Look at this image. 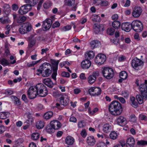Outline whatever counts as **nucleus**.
<instances>
[{"label": "nucleus", "mask_w": 147, "mask_h": 147, "mask_svg": "<svg viewBox=\"0 0 147 147\" xmlns=\"http://www.w3.org/2000/svg\"><path fill=\"white\" fill-rule=\"evenodd\" d=\"M109 109L110 113L115 116L120 115L123 111L121 104L116 100H114L111 103Z\"/></svg>", "instance_id": "obj_1"}, {"label": "nucleus", "mask_w": 147, "mask_h": 147, "mask_svg": "<svg viewBox=\"0 0 147 147\" xmlns=\"http://www.w3.org/2000/svg\"><path fill=\"white\" fill-rule=\"evenodd\" d=\"M145 84H141L140 86V91L142 96L138 94L136 96V98L139 104H141L143 103V99L146 100L147 98V80L145 81Z\"/></svg>", "instance_id": "obj_2"}, {"label": "nucleus", "mask_w": 147, "mask_h": 147, "mask_svg": "<svg viewBox=\"0 0 147 147\" xmlns=\"http://www.w3.org/2000/svg\"><path fill=\"white\" fill-rule=\"evenodd\" d=\"M36 89L39 92L38 96L45 97L48 94V91L46 87L42 84H38L36 85Z\"/></svg>", "instance_id": "obj_3"}, {"label": "nucleus", "mask_w": 147, "mask_h": 147, "mask_svg": "<svg viewBox=\"0 0 147 147\" xmlns=\"http://www.w3.org/2000/svg\"><path fill=\"white\" fill-rule=\"evenodd\" d=\"M102 73L104 77L107 79H111L114 75L113 70L108 67H105L103 68Z\"/></svg>", "instance_id": "obj_4"}, {"label": "nucleus", "mask_w": 147, "mask_h": 147, "mask_svg": "<svg viewBox=\"0 0 147 147\" xmlns=\"http://www.w3.org/2000/svg\"><path fill=\"white\" fill-rule=\"evenodd\" d=\"M132 28L135 32H140L143 29V25L140 21H133L131 23Z\"/></svg>", "instance_id": "obj_5"}, {"label": "nucleus", "mask_w": 147, "mask_h": 147, "mask_svg": "<svg viewBox=\"0 0 147 147\" xmlns=\"http://www.w3.org/2000/svg\"><path fill=\"white\" fill-rule=\"evenodd\" d=\"M27 95L30 99H34L38 95V91L36 89V85L29 88L27 91Z\"/></svg>", "instance_id": "obj_6"}, {"label": "nucleus", "mask_w": 147, "mask_h": 147, "mask_svg": "<svg viewBox=\"0 0 147 147\" xmlns=\"http://www.w3.org/2000/svg\"><path fill=\"white\" fill-rule=\"evenodd\" d=\"M106 59V56L100 53L98 54L95 59V62L98 65L103 64L105 62Z\"/></svg>", "instance_id": "obj_7"}, {"label": "nucleus", "mask_w": 147, "mask_h": 147, "mask_svg": "<svg viewBox=\"0 0 147 147\" xmlns=\"http://www.w3.org/2000/svg\"><path fill=\"white\" fill-rule=\"evenodd\" d=\"M101 92V89L98 87H92L88 90L89 94L92 96H98L100 94Z\"/></svg>", "instance_id": "obj_8"}, {"label": "nucleus", "mask_w": 147, "mask_h": 147, "mask_svg": "<svg viewBox=\"0 0 147 147\" xmlns=\"http://www.w3.org/2000/svg\"><path fill=\"white\" fill-rule=\"evenodd\" d=\"M143 62L141 60L137 58H135L132 60L131 62L132 67L136 70H138V67L143 64Z\"/></svg>", "instance_id": "obj_9"}, {"label": "nucleus", "mask_w": 147, "mask_h": 147, "mask_svg": "<svg viewBox=\"0 0 147 147\" xmlns=\"http://www.w3.org/2000/svg\"><path fill=\"white\" fill-rule=\"evenodd\" d=\"M32 9L31 6H29L27 4L22 6L20 8L18 12L22 15L26 14L28 11H30Z\"/></svg>", "instance_id": "obj_10"}, {"label": "nucleus", "mask_w": 147, "mask_h": 147, "mask_svg": "<svg viewBox=\"0 0 147 147\" xmlns=\"http://www.w3.org/2000/svg\"><path fill=\"white\" fill-rule=\"evenodd\" d=\"M52 23L53 21L51 19L47 18L43 22L42 26L45 29V30H48L51 28Z\"/></svg>", "instance_id": "obj_11"}, {"label": "nucleus", "mask_w": 147, "mask_h": 147, "mask_svg": "<svg viewBox=\"0 0 147 147\" xmlns=\"http://www.w3.org/2000/svg\"><path fill=\"white\" fill-rule=\"evenodd\" d=\"M104 30V27L102 24H95L94 25V32L96 34L99 33L101 31H103Z\"/></svg>", "instance_id": "obj_12"}, {"label": "nucleus", "mask_w": 147, "mask_h": 147, "mask_svg": "<svg viewBox=\"0 0 147 147\" xmlns=\"http://www.w3.org/2000/svg\"><path fill=\"white\" fill-rule=\"evenodd\" d=\"M142 10L140 7H135L132 12V15L135 18L139 17L141 14Z\"/></svg>", "instance_id": "obj_13"}, {"label": "nucleus", "mask_w": 147, "mask_h": 147, "mask_svg": "<svg viewBox=\"0 0 147 147\" xmlns=\"http://www.w3.org/2000/svg\"><path fill=\"white\" fill-rule=\"evenodd\" d=\"M121 28L122 30L126 32H128L132 28L131 24L129 23H122L121 26Z\"/></svg>", "instance_id": "obj_14"}, {"label": "nucleus", "mask_w": 147, "mask_h": 147, "mask_svg": "<svg viewBox=\"0 0 147 147\" xmlns=\"http://www.w3.org/2000/svg\"><path fill=\"white\" fill-rule=\"evenodd\" d=\"M91 65V62L88 60V58H87V59L83 61L81 63V66L83 69H88L89 68Z\"/></svg>", "instance_id": "obj_15"}, {"label": "nucleus", "mask_w": 147, "mask_h": 147, "mask_svg": "<svg viewBox=\"0 0 147 147\" xmlns=\"http://www.w3.org/2000/svg\"><path fill=\"white\" fill-rule=\"evenodd\" d=\"M50 125H52L55 129H58L61 126V123L58 121L54 120L51 121Z\"/></svg>", "instance_id": "obj_16"}, {"label": "nucleus", "mask_w": 147, "mask_h": 147, "mask_svg": "<svg viewBox=\"0 0 147 147\" xmlns=\"http://www.w3.org/2000/svg\"><path fill=\"white\" fill-rule=\"evenodd\" d=\"M49 64L47 63H43L40 67L39 69H37V71L39 72L40 74L43 73V71H45L47 69H48V66Z\"/></svg>", "instance_id": "obj_17"}, {"label": "nucleus", "mask_w": 147, "mask_h": 147, "mask_svg": "<svg viewBox=\"0 0 147 147\" xmlns=\"http://www.w3.org/2000/svg\"><path fill=\"white\" fill-rule=\"evenodd\" d=\"M117 122L118 124L122 126L125 125L126 124V119L122 116H120L117 118Z\"/></svg>", "instance_id": "obj_18"}, {"label": "nucleus", "mask_w": 147, "mask_h": 147, "mask_svg": "<svg viewBox=\"0 0 147 147\" xmlns=\"http://www.w3.org/2000/svg\"><path fill=\"white\" fill-rule=\"evenodd\" d=\"M43 82L50 88H52L53 86L55 85L53 83L51 79L49 78H47L44 79L43 81Z\"/></svg>", "instance_id": "obj_19"}, {"label": "nucleus", "mask_w": 147, "mask_h": 147, "mask_svg": "<svg viewBox=\"0 0 147 147\" xmlns=\"http://www.w3.org/2000/svg\"><path fill=\"white\" fill-rule=\"evenodd\" d=\"M96 142L94 136H89L88 137L87 139V142L89 146H94Z\"/></svg>", "instance_id": "obj_20"}, {"label": "nucleus", "mask_w": 147, "mask_h": 147, "mask_svg": "<svg viewBox=\"0 0 147 147\" xmlns=\"http://www.w3.org/2000/svg\"><path fill=\"white\" fill-rule=\"evenodd\" d=\"M59 100L61 105L63 106L67 105L69 102V100L68 98H64L62 96L59 98Z\"/></svg>", "instance_id": "obj_21"}, {"label": "nucleus", "mask_w": 147, "mask_h": 147, "mask_svg": "<svg viewBox=\"0 0 147 147\" xmlns=\"http://www.w3.org/2000/svg\"><path fill=\"white\" fill-rule=\"evenodd\" d=\"M90 47L92 49H94L95 47H98L101 44L100 41L97 40H92L90 42Z\"/></svg>", "instance_id": "obj_22"}, {"label": "nucleus", "mask_w": 147, "mask_h": 147, "mask_svg": "<svg viewBox=\"0 0 147 147\" xmlns=\"http://www.w3.org/2000/svg\"><path fill=\"white\" fill-rule=\"evenodd\" d=\"M51 62L52 65L53 69L57 70L59 61V60L55 61L54 59H51Z\"/></svg>", "instance_id": "obj_23"}, {"label": "nucleus", "mask_w": 147, "mask_h": 147, "mask_svg": "<svg viewBox=\"0 0 147 147\" xmlns=\"http://www.w3.org/2000/svg\"><path fill=\"white\" fill-rule=\"evenodd\" d=\"M126 143L130 147H133L135 143L134 138H128L127 140Z\"/></svg>", "instance_id": "obj_24"}, {"label": "nucleus", "mask_w": 147, "mask_h": 147, "mask_svg": "<svg viewBox=\"0 0 147 147\" xmlns=\"http://www.w3.org/2000/svg\"><path fill=\"white\" fill-rule=\"evenodd\" d=\"M64 5L69 7H72L75 4V0H65Z\"/></svg>", "instance_id": "obj_25"}, {"label": "nucleus", "mask_w": 147, "mask_h": 147, "mask_svg": "<svg viewBox=\"0 0 147 147\" xmlns=\"http://www.w3.org/2000/svg\"><path fill=\"white\" fill-rule=\"evenodd\" d=\"M66 143L69 145H72L74 142V138L71 136H67L65 139Z\"/></svg>", "instance_id": "obj_26"}, {"label": "nucleus", "mask_w": 147, "mask_h": 147, "mask_svg": "<svg viewBox=\"0 0 147 147\" xmlns=\"http://www.w3.org/2000/svg\"><path fill=\"white\" fill-rule=\"evenodd\" d=\"M11 97L13 99L14 103L16 105L18 106L21 105V102L20 101V100L17 97L15 96H12Z\"/></svg>", "instance_id": "obj_27"}, {"label": "nucleus", "mask_w": 147, "mask_h": 147, "mask_svg": "<svg viewBox=\"0 0 147 147\" xmlns=\"http://www.w3.org/2000/svg\"><path fill=\"white\" fill-rule=\"evenodd\" d=\"M9 113L8 112H3L0 113V118L2 119H5L9 116Z\"/></svg>", "instance_id": "obj_28"}, {"label": "nucleus", "mask_w": 147, "mask_h": 147, "mask_svg": "<svg viewBox=\"0 0 147 147\" xmlns=\"http://www.w3.org/2000/svg\"><path fill=\"white\" fill-rule=\"evenodd\" d=\"M25 2L29 6L32 7V6H34L36 5L37 3L36 1L34 0H25Z\"/></svg>", "instance_id": "obj_29"}, {"label": "nucleus", "mask_w": 147, "mask_h": 147, "mask_svg": "<svg viewBox=\"0 0 147 147\" xmlns=\"http://www.w3.org/2000/svg\"><path fill=\"white\" fill-rule=\"evenodd\" d=\"M120 22L117 21H114L112 22V26L115 29H118L120 26Z\"/></svg>", "instance_id": "obj_30"}, {"label": "nucleus", "mask_w": 147, "mask_h": 147, "mask_svg": "<svg viewBox=\"0 0 147 147\" xmlns=\"http://www.w3.org/2000/svg\"><path fill=\"white\" fill-rule=\"evenodd\" d=\"M52 72V69L50 70L49 69H47L46 70L43 72L42 73V76L43 77H48L50 75Z\"/></svg>", "instance_id": "obj_31"}, {"label": "nucleus", "mask_w": 147, "mask_h": 147, "mask_svg": "<svg viewBox=\"0 0 147 147\" xmlns=\"http://www.w3.org/2000/svg\"><path fill=\"white\" fill-rule=\"evenodd\" d=\"M53 114V113L51 111L47 112L44 115V118L46 119H49L52 116Z\"/></svg>", "instance_id": "obj_32"}, {"label": "nucleus", "mask_w": 147, "mask_h": 147, "mask_svg": "<svg viewBox=\"0 0 147 147\" xmlns=\"http://www.w3.org/2000/svg\"><path fill=\"white\" fill-rule=\"evenodd\" d=\"M88 82L90 84H92L96 81V79L95 77L92 75H90L88 78Z\"/></svg>", "instance_id": "obj_33"}, {"label": "nucleus", "mask_w": 147, "mask_h": 147, "mask_svg": "<svg viewBox=\"0 0 147 147\" xmlns=\"http://www.w3.org/2000/svg\"><path fill=\"white\" fill-rule=\"evenodd\" d=\"M39 136L40 135L38 133H33L31 135V138L33 140H36L39 138Z\"/></svg>", "instance_id": "obj_34"}, {"label": "nucleus", "mask_w": 147, "mask_h": 147, "mask_svg": "<svg viewBox=\"0 0 147 147\" xmlns=\"http://www.w3.org/2000/svg\"><path fill=\"white\" fill-rule=\"evenodd\" d=\"M36 126L37 128L39 129L43 128L44 126V123L42 121H40L37 122L36 124Z\"/></svg>", "instance_id": "obj_35"}, {"label": "nucleus", "mask_w": 147, "mask_h": 147, "mask_svg": "<svg viewBox=\"0 0 147 147\" xmlns=\"http://www.w3.org/2000/svg\"><path fill=\"white\" fill-rule=\"evenodd\" d=\"M127 77V75L125 71H121L120 74V77L123 80H125L126 79Z\"/></svg>", "instance_id": "obj_36"}, {"label": "nucleus", "mask_w": 147, "mask_h": 147, "mask_svg": "<svg viewBox=\"0 0 147 147\" xmlns=\"http://www.w3.org/2000/svg\"><path fill=\"white\" fill-rule=\"evenodd\" d=\"M46 129L47 131L49 133L53 132L55 130L53 127H52V125H48Z\"/></svg>", "instance_id": "obj_37"}, {"label": "nucleus", "mask_w": 147, "mask_h": 147, "mask_svg": "<svg viewBox=\"0 0 147 147\" xmlns=\"http://www.w3.org/2000/svg\"><path fill=\"white\" fill-rule=\"evenodd\" d=\"M91 18L92 20L94 22H99L100 20V17L98 16V15L95 14L92 15L91 17Z\"/></svg>", "instance_id": "obj_38"}, {"label": "nucleus", "mask_w": 147, "mask_h": 147, "mask_svg": "<svg viewBox=\"0 0 147 147\" xmlns=\"http://www.w3.org/2000/svg\"><path fill=\"white\" fill-rule=\"evenodd\" d=\"M94 53L92 51H90L89 52H88L86 55V56H88V58L89 59H91L93 58L94 56Z\"/></svg>", "instance_id": "obj_39"}, {"label": "nucleus", "mask_w": 147, "mask_h": 147, "mask_svg": "<svg viewBox=\"0 0 147 147\" xmlns=\"http://www.w3.org/2000/svg\"><path fill=\"white\" fill-rule=\"evenodd\" d=\"M110 138L113 140L116 139L118 137V136L117 133L114 131H112L109 135Z\"/></svg>", "instance_id": "obj_40"}, {"label": "nucleus", "mask_w": 147, "mask_h": 147, "mask_svg": "<svg viewBox=\"0 0 147 147\" xmlns=\"http://www.w3.org/2000/svg\"><path fill=\"white\" fill-rule=\"evenodd\" d=\"M110 128L111 126L108 124H105L103 127V131L104 132L107 133L109 131Z\"/></svg>", "instance_id": "obj_41"}, {"label": "nucleus", "mask_w": 147, "mask_h": 147, "mask_svg": "<svg viewBox=\"0 0 147 147\" xmlns=\"http://www.w3.org/2000/svg\"><path fill=\"white\" fill-rule=\"evenodd\" d=\"M52 3L50 1H48L44 3L43 7L45 9L49 8L52 5Z\"/></svg>", "instance_id": "obj_42"}, {"label": "nucleus", "mask_w": 147, "mask_h": 147, "mask_svg": "<svg viewBox=\"0 0 147 147\" xmlns=\"http://www.w3.org/2000/svg\"><path fill=\"white\" fill-rule=\"evenodd\" d=\"M25 26H24V24H23L22 27L19 29V31L20 32L21 34H24L27 33L26 31Z\"/></svg>", "instance_id": "obj_43"}, {"label": "nucleus", "mask_w": 147, "mask_h": 147, "mask_svg": "<svg viewBox=\"0 0 147 147\" xmlns=\"http://www.w3.org/2000/svg\"><path fill=\"white\" fill-rule=\"evenodd\" d=\"M25 26L27 32L31 30L32 29L31 25L29 23H24V26Z\"/></svg>", "instance_id": "obj_44"}, {"label": "nucleus", "mask_w": 147, "mask_h": 147, "mask_svg": "<svg viewBox=\"0 0 147 147\" xmlns=\"http://www.w3.org/2000/svg\"><path fill=\"white\" fill-rule=\"evenodd\" d=\"M0 62L1 64L4 66L10 64L8 61L5 59H2L0 61Z\"/></svg>", "instance_id": "obj_45"}, {"label": "nucleus", "mask_w": 147, "mask_h": 147, "mask_svg": "<svg viewBox=\"0 0 147 147\" xmlns=\"http://www.w3.org/2000/svg\"><path fill=\"white\" fill-rule=\"evenodd\" d=\"M115 31V29L113 28H109L107 30V33L110 35H112L114 34Z\"/></svg>", "instance_id": "obj_46"}, {"label": "nucleus", "mask_w": 147, "mask_h": 147, "mask_svg": "<svg viewBox=\"0 0 147 147\" xmlns=\"http://www.w3.org/2000/svg\"><path fill=\"white\" fill-rule=\"evenodd\" d=\"M96 147H107V146L104 143L98 142L96 144Z\"/></svg>", "instance_id": "obj_47"}, {"label": "nucleus", "mask_w": 147, "mask_h": 147, "mask_svg": "<svg viewBox=\"0 0 147 147\" xmlns=\"http://www.w3.org/2000/svg\"><path fill=\"white\" fill-rule=\"evenodd\" d=\"M36 43V40L34 39H31L30 41V43L28 45V47L29 48H32L34 45Z\"/></svg>", "instance_id": "obj_48"}, {"label": "nucleus", "mask_w": 147, "mask_h": 147, "mask_svg": "<svg viewBox=\"0 0 147 147\" xmlns=\"http://www.w3.org/2000/svg\"><path fill=\"white\" fill-rule=\"evenodd\" d=\"M39 61L40 60H39L36 61H33L31 63H28L27 64V65L29 67L33 66L35 65L39 62Z\"/></svg>", "instance_id": "obj_49"}, {"label": "nucleus", "mask_w": 147, "mask_h": 147, "mask_svg": "<svg viewBox=\"0 0 147 147\" xmlns=\"http://www.w3.org/2000/svg\"><path fill=\"white\" fill-rule=\"evenodd\" d=\"M0 21L3 24L7 23L9 20L5 17H3L0 18Z\"/></svg>", "instance_id": "obj_50"}, {"label": "nucleus", "mask_w": 147, "mask_h": 147, "mask_svg": "<svg viewBox=\"0 0 147 147\" xmlns=\"http://www.w3.org/2000/svg\"><path fill=\"white\" fill-rule=\"evenodd\" d=\"M84 121H81L78 122V125L79 128H83L86 125Z\"/></svg>", "instance_id": "obj_51"}, {"label": "nucleus", "mask_w": 147, "mask_h": 147, "mask_svg": "<svg viewBox=\"0 0 147 147\" xmlns=\"http://www.w3.org/2000/svg\"><path fill=\"white\" fill-rule=\"evenodd\" d=\"M4 11L9 13L11 11L10 7L9 5L6 4L4 6Z\"/></svg>", "instance_id": "obj_52"}, {"label": "nucleus", "mask_w": 147, "mask_h": 147, "mask_svg": "<svg viewBox=\"0 0 147 147\" xmlns=\"http://www.w3.org/2000/svg\"><path fill=\"white\" fill-rule=\"evenodd\" d=\"M53 72L52 75V78L55 80H56V76L57 75V70L53 69Z\"/></svg>", "instance_id": "obj_53"}, {"label": "nucleus", "mask_w": 147, "mask_h": 147, "mask_svg": "<svg viewBox=\"0 0 147 147\" xmlns=\"http://www.w3.org/2000/svg\"><path fill=\"white\" fill-rule=\"evenodd\" d=\"M61 76L64 77L69 78L70 77L69 74L68 72H63L61 74Z\"/></svg>", "instance_id": "obj_54"}, {"label": "nucleus", "mask_w": 147, "mask_h": 147, "mask_svg": "<svg viewBox=\"0 0 147 147\" xmlns=\"http://www.w3.org/2000/svg\"><path fill=\"white\" fill-rule=\"evenodd\" d=\"M137 144L140 146L144 145H147V141H138L137 142Z\"/></svg>", "instance_id": "obj_55"}, {"label": "nucleus", "mask_w": 147, "mask_h": 147, "mask_svg": "<svg viewBox=\"0 0 147 147\" xmlns=\"http://www.w3.org/2000/svg\"><path fill=\"white\" fill-rule=\"evenodd\" d=\"M111 41L115 45H117L119 43V40L117 39H111Z\"/></svg>", "instance_id": "obj_56"}, {"label": "nucleus", "mask_w": 147, "mask_h": 147, "mask_svg": "<svg viewBox=\"0 0 147 147\" xmlns=\"http://www.w3.org/2000/svg\"><path fill=\"white\" fill-rule=\"evenodd\" d=\"M71 28V27L70 26H66L63 27L62 29V30L63 31H66L70 30Z\"/></svg>", "instance_id": "obj_57"}, {"label": "nucleus", "mask_w": 147, "mask_h": 147, "mask_svg": "<svg viewBox=\"0 0 147 147\" xmlns=\"http://www.w3.org/2000/svg\"><path fill=\"white\" fill-rule=\"evenodd\" d=\"M60 26V24L58 22H56L52 26V27L53 28H55L59 27Z\"/></svg>", "instance_id": "obj_58"}, {"label": "nucleus", "mask_w": 147, "mask_h": 147, "mask_svg": "<svg viewBox=\"0 0 147 147\" xmlns=\"http://www.w3.org/2000/svg\"><path fill=\"white\" fill-rule=\"evenodd\" d=\"M122 95L125 97H127L128 96L129 92L126 91H123L122 92Z\"/></svg>", "instance_id": "obj_59"}, {"label": "nucleus", "mask_w": 147, "mask_h": 147, "mask_svg": "<svg viewBox=\"0 0 147 147\" xmlns=\"http://www.w3.org/2000/svg\"><path fill=\"white\" fill-rule=\"evenodd\" d=\"M80 134L84 138H85L86 137V135H87V133L86 132V130L85 129H83L81 133Z\"/></svg>", "instance_id": "obj_60"}, {"label": "nucleus", "mask_w": 147, "mask_h": 147, "mask_svg": "<svg viewBox=\"0 0 147 147\" xmlns=\"http://www.w3.org/2000/svg\"><path fill=\"white\" fill-rule=\"evenodd\" d=\"M130 121H133L134 122H135L136 121V116L134 115H131L130 116Z\"/></svg>", "instance_id": "obj_61"}, {"label": "nucleus", "mask_w": 147, "mask_h": 147, "mask_svg": "<svg viewBox=\"0 0 147 147\" xmlns=\"http://www.w3.org/2000/svg\"><path fill=\"white\" fill-rule=\"evenodd\" d=\"M140 118L142 120H147V117L144 115L141 114L139 116Z\"/></svg>", "instance_id": "obj_62"}, {"label": "nucleus", "mask_w": 147, "mask_h": 147, "mask_svg": "<svg viewBox=\"0 0 147 147\" xmlns=\"http://www.w3.org/2000/svg\"><path fill=\"white\" fill-rule=\"evenodd\" d=\"M5 130V127L3 125H0V133H3Z\"/></svg>", "instance_id": "obj_63"}, {"label": "nucleus", "mask_w": 147, "mask_h": 147, "mask_svg": "<svg viewBox=\"0 0 147 147\" xmlns=\"http://www.w3.org/2000/svg\"><path fill=\"white\" fill-rule=\"evenodd\" d=\"M69 120L70 121L74 123L76 122L77 121L75 117L74 116L71 117L69 119Z\"/></svg>", "instance_id": "obj_64"}]
</instances>
